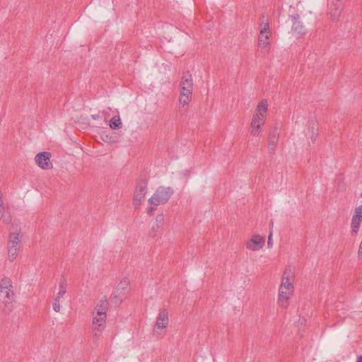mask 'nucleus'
<instances>
[{
    "mask_svg": "<svg viewBox=\"0 0 362 362\" xmlns=\"http://www.w3.org/2000/svg\"><path fill=\"white\" fill-rule=\"evenodd\" d=\"M174 193V190L170 187H158L154 194L148 199L149 206L146 209V213L152 216L156 210L157 206L160 204H166Z\"/></svg>",
    "mask_w": 362,
    "mask_h": 362,
    "instance_id": "f257e3e1",
    "label": "nucleus"
},
{
    "mask_svg": "<svg viewBox=\"0 0 362 362\" xmlns=\"http://www.w3.org/2000/svg\"><path fill=\"white\" fill-rule=\"evenodd\" d=\"M148 180L146 178L140 179L136 184L134 192L133 205L138 209L147 192Z\"/></svg>",
    "mask_w": 362,
    "mask_h": 362,
    "instance_id": "f03ea898",
    "label": "nucleus"
},
{
    "mask_svg": "<svg viewBox=\"0 0 362 362\" xmlns=\"http://www.w3.org/2000/svg\"><path fill=\"white\" fill-rule=\"evenodd\" d=\"M15 296L13 286L8 277H4L0 283V298H4L5 304L11 303Z\"/></svg>",
    "mask_w": 362,
    "mask_h": 362,
    "instance_id": "7ed1b4c3",
    "label": "nucleus"
},
{
    "mask_svg": "<svg viewBox=\"0 0 362 362\" xmlns=\"http://www.w3.org/2000/svg\"><path fill=\"white\" fill-rule=\"evenodd\" d=\"M293 280L284 279L279 288V301L281 302V306H284V301L286 302L289 298V295L293 291Z\"/></svg>",
    "mask_w": 362,
    "mask_h": 362,
    "instance_id": "20e7f679",
    "label": "nucleus"
},
{
    "mask_svg": "<svg viewBox=\"0 0 362 362\" xmlns=\"http://www.w3.org/2000/svg\"><path fill=\"white\" fill-rule=\"evenodd\" d=\"M362 222V205L357 206L355 209L354 214L351 218V233L352 235L356 236L360 229Z\"/></svg>",
    "mask_w": 362,
    "mask_h": 362,
    "instance_id": "39448f33",
    "label": "nucleus"
},
{
    "mask_svg": "<svg viewBox=\"0 0 362 362\" xmlns=\"http://www.w3.org/2000/svg\"><path fill=\"white\" fill-rule=\"evenodd\" d=\"M51 153L47 151L38 153L35 156V162L42 169L49 170L52 168V163L50 161Z\"/></svg>",
    "mask_w": 362,
    "mask_h": 362,
    "instance_id": "423d86ee",
    "label": "nucleus"
},
{
    "mask_svg": "<svg viewBox=\"0 0 362 362\" xmlns=\"http://www.w3.org/2000/svg\"><path fill=\"white\" fill-rule=\"evenodd\" d=\"M180 92L187 93V95L192 94L193 80L189 71L184 73L180 83Z\"/></svg>",
    "mask_w": 362,
    "mask_h": 362,
    "instance_id": "0eeeda50",
    "label": "nucleus"
},
{
    "mask_svg": "<svg viewBox=\"0 0 362 362\" xmlns=\"http://www.w3.org/2000/svg\"><path fill=\"white\" fill-rule=\"evenodd\" d=\"M265 122V117L259 116V114H254L251 122V134L252 136L259 135L261 127Z\"/></svg>",
    "mask_w": 362,
    "mask_h": 362,
    "instance_id": "6e6552de",
    "label": "nucleus"
},
{
    "mask_svg": "<svg viewBox=\"0 0 362 362\" xmlns=\"http://www.w3.org/2000/svg\"><path fill=\"white\" fill-rule=\"evenodd\" d=\"M264 237L259 235H253L247 243L246 247L249 250L257 251L260 250L264 245Z\"/></svg>",
    "mask_w": 362,
    "mask_h": 362,
    "instance_id": "1a4fd4ad",
    "label": "nucleus"
},
{
    "mask_svg": "<svg viewBox=\"0 0 362 362\" xmlns=\"http://www.w3.org/2000/svg\"><path fill=\"white\" fill-rule=\"evenodd\" d=\"M1 221L5 224H10L12 221V216L9 207H4L3 205L1 191L0 190V221Z\"/></svg>",
    "mask_w": 362,
    "mask_h": 362,
    "instance_id": "9d476101",
    "label": "nucleus"
},
{
    "mask_svg": "<svg viewBox=\"0 0 362 362\" xmlns=\"http://www.w3.org/2000/svg\"><path fill=\"white\" fill-rule=\"evenodd\" d=\"M292 20V31L298 35H303L305 33L306 29L303 23L299 21L300 16L295 13L291 16Z\"/></svg>",
    "mask_w": 362,
    "mask_h": 362,
    "instance_id": "9b49d317",
    "label": "nucleus"
},
{
    "mask_svg": "<svg viewBox=\"0 0 362 362\" xmlns=\"http://www.w3.org/2000/svg\"><path fill=\"white\" fill-rule=\"evenodd\" d=\"M259 29H260V32H259V38H258V43L260 47H265L268 45H269V42L262 40V36H264V33H270L269 19H266L265 22H260Z\"/></svg>",
    "mask_w": 362,
    "mask_h": 362,
    "instance_id": "f8f14e48",
    "label": "nucleus"
},
{
    "mask_svg": "<svg viewBox=\"0 0 362 362\" xmlns=\"http://www.w3.org/2000/svg\"><path fill=\"white\" fill-rule=\"evenodd\" d=\"M168 325V313L165 309L160 311L159 315L157 317L156 326L158 328H165Z\"/></svg>",
    "mask_w": 362,
    "mask_h": 362,
    "instance_id": "ddd939ff",
    "label": "nucleus"
},
{
    "mask_svg": "<svg viewBox=\"0 0 362 362\" xmlns=\"http://www.w3.org/2000/svg\"><path fill=\"white\" fill-rule=\"evenodd\" d=\"M108 308V302L107 297L105 296L95 307L97 315H107V310Z\"/></svg>",
    "mask_w": 362,
    "mask_h": 362,
    "instance_id": "4468645a",
    "label": "nucleus"
},
{
    "mask_svg": "<svg viewBox=\"0 0 362 362\" xmlns=\"http://www.w3.org/2000/svg\"><path fill=\"white\" fill-rule=\"evenodd\" d=\"M107 315H97L93 317V324L94 329L101 331L104 327L106 322Z\"/></svg>",
    "mask_w": 362,
    "mask_h": 362,
    "instance_id": "2eb2a0df",
    "label": "nucleus"
},
{
    "mask_svg": "<svg viewBox=\"0 0 362 362\" xmlns=\"http://www.w3.org/2000/svg\"><path fill=\"white\" fill-rule=\"evenodd\" d=\"M308 134L312 141L315 142L318 136V127L316 122L312 121L309 123Z\"/></svg>",
    "mask_w": 362,
    "mask_h": 362,
    "instance_id": "dca6fc26",
    "label": "nucleus"
},
{
    "mask_svg": "<svg viewBox=\"0 0 362 362\" xmlns=\"http://www.w3.org/2000/svg\"><path fill=\"white\" fill-rule=\"evenodd\" d=\"M279 133L278 128L275 127L269 133V146H276L279 141Z\"/></svg>",
    "mask_w": 362,
    "mask_h": 362,
    "instance_id": "f3484780",
    "label": "nucleus"
},
{
    "mask_svg": "<svg viewBox=\"0 0 362 362\" xmlns=\"http://www.w3.org/2000/svg\"><path fill=\"white\" fill-rule=\"evenodd\" d=\"M268 110V103L266 99H262L257 106L256 113L259 114L261 117H266V114Z\"/></svg>",
    "mask_w": 362,
    "mask_h": 362,
    "instance_id": "a211bd4d",
    "label": "nucleus"
},
{
    "mask_svg": "<svg viewBox=\"0 0 362 362\" xmlns=\"http://www.w3.org/2000/svg\"><path fill=\"white\" fill-rule=\"evenodd\" d=\"M124 294L125 293L117 292L115 290L110 298V302L115 305H119L122 302V296H124Z\"/></svg>",
    "mask_w": 362,
    "mask_h": 362,
    "instance_id": "6ab92c4d",
    "label": "nucleus"
},
{
    "mask_svg": "<svg viewBox=\"0 0 362 362\" xmlns=\"http://www.w3.org/2000/svg\"><path fill=\"white\" fill-rule=\"evenodd\" d=\"M130 281L129 279H123L117 285L116 291L122 293H125L124 291L128 288Z\"/></svg>",
    "mask_w": 362,
    "mask_h": 362,
    "instance_id": "aec40b11",
    "label": "nucleus"
},
{
    "mask_svg": "<svg viewBox=\"0 0 362 362\" xmlns=\"http://www.w3.org/2000/svg\"><path fill=\"white\" fill-rule=\"evenodd\" d=\"M122 127V120L119 116L113 117L110 121V127L112 129H118Z\"/></svg>",
    "mask_w": 362,
    "mask_h": 362,
    "instance_id": "412c9836",
    "label": "nucleus"
},
{
    "mask_svg": "<svg viewBox=\"0 0 362 362\" xmlns=\"http://www.w3.org/2000/svg\"><path fill=\"white\" fill-rule=\"evenodd\" d=\"M192 94L187 95V93L180 92L179 97L180 104L182 105H188V103L191 101Z\"/></svg>",
    "mask_w": 362,
    "mask_h": 362,
    "instance_id": "4be33fe9",
    "label": "nucleus"
},
{
    "mask_svg": "<svg viewBox=\"0 0 362 362\" xmlns=\"http://www.w3.org/2000/svg\"><path fill=\"white\" fill-rule=\"evenodd\" d=\"M66 291V281L65 279L61 280L59 283V292L57 294L55 298L60 299Z\"/></svg>",
    "mask_w": 362,
    "mask_h": 362,
    "instance_id": "5701e85b",
    "label": "nucleus"
},
{
    "mask_svg": "<svg viewBox=\"0 0 362 362\" xmlns=\"http://www.w3.org/2000/svg\"><path fill=\"white\" fill-rule=\"evenodd\" d=\"M20 247H8V259L11 262H13L17 257Z\"/></svg>",
    "mask_w": 362,
    "mask_h": 362,
    "instance_id": "b1692460",
    "label": "nucleus"
},
{
    "mask_svg": "<svg viewBox=\"0 0 362 362\" xmlns=\"http://www.w3.org/2000/svg\"><path fill=\"white\" fill-rule=\"evenodd\" d=\"M282 279L294 280V274L290 267L286 268V269L284 270V272L283 273Z\"/></svg>",
    "mask_w": 362,
    "mask_h": 362,
    "instance_id": "393cba45",
    "label": "nucleus"
},
{
    "mask_svg": "<svg viewBox=\"0 0 362 362\" xmlns=\"http://www.w3.org/2000/svg\"><path fill=\"white\" fill-rule=\"evenodd\" d=\"M8 241L16 243V245H21V237L19 233H11L9 235Z\"/></svg>",
    "mask_w": 362,
    "mask_h": 362,
    "instance_id": "a878e982",
    "label": "nucleus"
},
{
    "mask_svg": "<svg viewBox=\"0 0 362 362\" xmlns=\"http://www.w3.org/2000/svg\"><path fill=\"white\" fill-rule=\"evenodd\" d=\"M164 222V215L163 214H158L156 217V221L153 224H156L161 228L163 225Z\"/></svg>",
    "mask_w": 362,
    "mask_h": 362,
    "instance_id": "bb28decb",
    "label": "nucleus"
},
{
    "mask_svg": "<svg viewBox=\"0 0 362 362\" xmlns=\"http://www.w3.org/2000/svg\"><path fill=\"white\" fill-rule=\"evenodd\" d=\"M159 228H160L159 226L153 224L151 229L149 230V235L152 238H154L156 235V232Z\"/></svg>",
    "mask_w": 362,
    "mask_h": 362,
    "instance_id": "cd10ccee",
    "label": "nucleus"
},
{
    "mask_svg": "<svg viewBox=\"0 0 362 362\" xmlns=\"http://www.w3.org/2000/svg\"><path fill=\"white\" fill-rule=\"evenodd\" d=\"M340 15V10L339 7H336L331 11V16L334 20L337 19Z\"/></svg>",
    "mask_w": 362,
    "mask_h": 362,
    "instance_id": "c85d7f7f",
    "label": "nucleus"
},
{
    "mask_svg": "<svg viewBox=\"0 0 362 362\" xmlns=\"http://www.w3.org/2000/svg\"><path fill=\"white\" fill-rule=\"evenodd\" d=\"M52 307H53V310L55 312L58 313V312L60 311V308L61 307H60V303H59V298H54Z\"/></svg>",
    "mask_w": 362,
    "mask_h": 362,
    "instance_id": "c756f323",
    "label": "nucleus"
},
{
    "mask_svg": "<svg viewBox=\"0 0 362 362\" xmlns=\"http://www.w3.org/2000/svg\"><path fill=\"white\" fill-rule=\"evenodd\" d=\"M8 247H20V245L19 244L16 245V243L8 241Z\"/></svg>",
    "mask_w": 362,
    "mask_h": 362,
    "instance_id": "7c9ffc66",
    "label": "nucleus"
},
{
    "mask_svg": "<svg viewBox=\"0 0 362 362\" xmlns=\"http://www.w3.org/2000/svg\"><path fill=\"white\" fill-rule=\"evenodd\" d=\"M275 150V146H268V151L269 154H274Z\"/></svg>",
    "mask_w": 362,
    "mask_h": 362,
    "instance_id": "2f4dec72",
    "label": "nucleus"
},
{
    "mask_svg": "<svg viewBox=\"0 0 362 362\" xmlns=\"http://www.w3.org/2000/svg\"><path fill=\"white\" fill-rule=\"evenodd\" d=\"M272 234L270 233V235H269L268 242H267L268 247H270L272 246Z\"/></svg>",
    "mask_w": 362,
    "mask_h": 362,
    "instance_id": "473e14b6",
    "label": "nucleus"
},
{
    "mask_svg": "<svg viewBox=\"0 0 362 362\" xmlns=\"http://www.w3.org/2000/svg\"><path fill=\"white\" fill-rule=\"evenodd\" d=\"M268 19L265 13H262L260 18V22H265V20Z\"/></svg>",
    "mask_w": 362,
    "mask_h": 362,
    "instance_id": "72a5a7b5",
    "label": "nucleus"
},
{
    "mask_svg": "<svg viewBox=\"0 0 362 362\" xmlns=\"http://www.w3.org/2000/svg\"><path fill=\"white\" fill-rule=\"evenodd\" d=\"M358 256H361L362 255V240H361V242L359 245V248H358Z\"/></svg>",
    "mask_w": 362,
    "mask_h": 362,
    "instance_id": "f704fd0d",
    "label": "nucleus"
},
{
    "mask_svg": "<svg viewBox=\"0 0 362 362\" xmlns=\"http://www.w3.org/2000/svg\"><path fill=\"white\" fill-rule=\"evenodd\" d=\"M269 33H264V36H262V40L268 41L269 37Z\"/></svg>",
    "mask_w": 362,
    "mask_h": 362,
    "instance_id": "c9c22d12",
    "label": "nucleus"
},
{
    "mask_svg": "<svg viewBox=\"0 0 362 362\" xmlns=\"http://www.w3.org/2000/svg\"><path fill=\"white\" fill-rule=\"evenodd\" d=\"M356 362H362V355H360L357 357Z\"/></svg>",
    "mask_w": 362,
    "mask_h": 362,
    "instance_id": "e433bc0d",
    "label": "nucleus"
},
{
    "mask_svg": "<svg viewBox=\"0 0 362 362\" xmlns=\"http://www.w3.org/2000/svg\"><path fill=\"white\" fill-rule=\"evenodd\" d=\"M92 117H93L94 119H97L99 117V115H92Z\"/></svg>",
    "mask_w": 362,
    "mask_h": 362,
    "instance_id": "4c0bfd02",
    "label": "nucleus"
},
{
    "mask_svg": "<svg viewBox=\"0 0 362 362\" xmlns=\"http://www.w3.org/2000/svg\"><path fill=\"white\" fill-rule=\"evenodd\" d=\"M361 197H362V192H361Z\"/></svg>",
    "mask_w": 362,
    "mask_h": 362,
    "instance_id": "58836bf2",
    "label": "nucleus"
}]
</instances>
